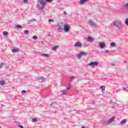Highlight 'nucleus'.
<instances>
[{"label": "nucleus", "instance_id": "obj_1", "mask_svg": "<svg viewBox=\"0 0 128 128\" xmlns=\"http://www.w3.org/2000/svg\"><path fill=\"white\" fill-rule=\"evenodd\" d=\"M38 2L40 4H42V6H40V4H38V8L40 10H44V6H46V1H44V0H38Z\"/></svg>", "mask_w": 128, "mask_h": 128}, {"label": "nucleus", "instance_id": "obj_2", "mask_svg": "<svg viewBox=\"0 0 128 128\" xmlns=\"http://www.w3.org/2000/svg\"><path fill=\"white\" fill-rule=\"evenodd\" d=\"M113 24L114 26H116V28H122V23L118 22L115 21L113 22Z\"/></svg>", "mask_w": 128, "mask_h": 128}, {"label": "nucleus", "instance_id": "obj_3", "mask_svg": "<svg viewBox=\"0 0 128 128\" xmlns=\"http://www.w3.org/2000/svg\"><path fill=\"white\" fill-rule=\"evenodd\" d=\"M70 30V27L68 24H66L64 25V30L65 32H68Z\"/></svg>", "mask_w": 128, "mask_h": 128}, {"label": "nucleus", "instance_id": "obj_4", "mask_svg": "<svg viewBox=\"0 0 128 128\" xmlns=\"http://www.w3.org/2000/svg\"><path fill=\"white\" fill-rule=\"evenodd\" d=\"M87 66H98V62H91L87 64Z\"/></svg>", "mask_w": 128, "mask_h": 128}, {"label": "nucleus", "instance_id": "obj_5", "mask_svg": "<svg viewBox=\"0 0 128 128\" xmlns=\"http://www.w3.org/2000/svg\"><path fill=\"white\" fill-rule=\"evenodd\" d=\"M74 46L75 48H82V42H77L75 43Z\"/></svg>", "mask_w": 128, "mask_h": 128}, {"label": "nucleus", "instance_id": "obj_6", "mask_svg": "<svg viewBox=\"0 0 128 128\" xmlns=\"http://www.w3.org/2000/svg\"><path fill=\"white\" fill-rule=\"evenodd\" d=\"M98 44L100 48H106V42H100L98 43Z\"/></svg>", "mask_w": 128, "mask_h": 128}, {"label": "nucleus", "instance_id": "obj_7", "mask_svg": "<svg viewBox=\"0 0 128 128\" xmlns=\"http://www.w3.org/2000/svg\"><path fill=\"white\" fill-rule=\"evenodd\" d=\"M88 24H90L92 26H96V22H92V20L88 21Z\"/></svg>", "mask_w": 128, "mask_h": 128}, {"label": "nucleus", "instance_id": "obj_8", "mask_svg": "<svg viewBox=\"0 0 128 128\" xmlns=\"http://www.w3.org/2000/svg\"><path fill=\"white\" fill-rule=\"evenodd\" d=\"M90 0H80L79 2L80 4H84V2H89Z\"/></svg>", "mask_w": 128, "mask_h": 128}, {"label": "nucleus", "instance_id": "obj_9", "mask_svg": "<svg viewBox=\"0 0 128 128\" xmlns=\"http://www.w3.org/2000/svg\"><path fill=\"white\" fill-rule=\"evenodd\" d=\"M94 38H92V37L88 36V42H94Z\"/></svg>", "mask_w": 128, "mask_h": 128}, {"label": "nucleus", "instance_id": "obj_10", "mask_svg": "<svg viewBox=\"0 0 128 128\" xmlns=\"http://www.w3.org/2000/svg\"><path fill=\"white\" fill-rule=\"evenodd\" d=\"M101 122L102 124H108V120H102Z\"/></svg>", "mask_w": 128, "mask_h": 128}, {"label": "nucleus", "instance_id": "obj_11", "mask_svg": "<svg viewBox=\"0 0 128 128\" xmlns=\"http://www.w3.org/2000/svg\"><path fill=\"white\" fill-rule=\"evenodd\" d=\"M12 52H20V50L18 48H13L12 50Z\"/></svg>", "mask_w": 128, "mask_h": 128}, {"label": "nucleus", "instance_id": "obj_12", "mask_svg": "<svg viewBox=\"0 0 128 128\" xmlns=\"http://www.w3.org/2000/svg\"><path fill=\"white\" fill-rule=\"evenodd\" d=\"M114 120V117H112V118H110V119H109V120H108V124H110L112 122V120Z\"/></svg>", "mask_w": 128, "mask_h": 128}, {"label": "nucleus", "instance_id": "obj_13", "mask_svg": "<svg viewBox=\"0 0 128 128\" xmlns=\"http://www.w3.org/2000/svg\"><path fill=\"white\" fill-rule=\"evenodd\" d=\"M42 56H45L46 58H50V55L46 54H43L41 55Z\"/></svg>", "mask_w": 128, "mask_h": 128}, {"label": "nucleus", "instance_id": "obj_14", "mask_svg": "<svg viewBox=\"0 0 128 128\" xmlns=\"http://www.w3.org/2000/svg\"><path fill=\"white\" fill-rule=\"evenodd\" d=\"M58 32H62V26L60 25L58 26Z\"/></svg>", "mask_w": 128, "mask_h": 128}, {"label": "nucleus", "instance_id": "obj_15", "mask_svg": "<svg viewBox=\"0 0 128 128\" xmlns=\"http://www.w3.org/2000/svg\"><path fill=\"white\" fill-rule=\"evenodd\" d=\"M126 120L124 119V120H122L120 122V124H126Z\"/></svg>", "mask_w": 128, "mask_h": 128}, {"label": "nucleus", "instance_id": "obj_16", "mask_svg": "<svg viewBox=\"0 0 128 128\" xmlns=\"http://www.w3.org/2000/svg\"><path fill=\"white\" fill-rule=\"evenodd\" d=\"M57 48H58V46H55L52 48V50H57Z\"/></svg>", "mask_w": 128, "mask_h": 128}, {"label": "nucleus", "instance_id": "obj_17", "mask_svg": "<svg viewBox=\"0 0 128 128\" xmlns=\"http://www.w3.org/2000/svg\"><path fill=\"white\" fill-rule=\"evenodd\" d=\"M81 54V55L82 56H87V54L86 52H80Z\"/></svg>", "mask_w": 128, "mask_h": 128}, {"label": "nucleus", "instance_id": "obj_18", "mask_svg": "<svg viewBox=\"0 0 128 128\" xmlns=\"http://www.w3.org/2000/svg\"><path fill=\"white\" fill-rule=\"evenodd\" d=\"M76 58H82V56L81 53L80 52V54L76 55Z\"/></svg>", "mask_w": 128, "mask_h": 128}, {"label": "nucleus", "instance_id": "obj_19", "mask_svg": "<svg viewBox=\"0 0 128 128\" xmlns=\"http://www.w3.org/2000/svg\"><path fill=\"white\" fill-rule=\"evenodd\" d=\"M100 88L102 89V92H104V90H106V86H100Z\"/></svg>", "mask_w": 128, "mask_h": 128}, {"label": "nucleus", "instance_id": "obj_20", "mask_svg": "<svg viewBox=\"0 0 128 128\" xmlns=\"http://www.w3.org/2000/svg\"><path fill=\"white\" fill-rule=\"evenodd\" d=\"M110 46L114 48L116 46V43L114 42H112L110 43Z\"/></svg>", "mask_w": 128, "mask_h": 128}, {"label": "nucleus", "instance_id": "obj_21", "mask_svg": "<svg viewBox=\"0 0 128 128\" xmlns=\"http://www.w3.org/2000/svg\"><path fill=\"white\" fill-rule=\"evenodd\" d=\"M32 122H38V119L36 118H33L32 120Z\"/></svg>", "mask_w": 128, "mask_h": 128}, {"label": "nucleus", "instance_id": "obj_22", "mask_svg": "<svg viewBox=\"0 0 128 128\" xmlns=\"http://www.w3.org/2000/svg\"><path fill=\"white\" fill-rule=\"evenodd\" d=\"M60 92H62V94H66V90H60Z\"/></svg>", "mask_w": 128, "mask_h": 128}, {"label": "nucleus", "instance_id": "obj_23", "mask_svg": "<svg viewBox=\"0 0 128 128\" xmlns=\"http://www.w3.org/2000/svg\"><path fill=\"white\" fill-rule=\"evenodd\" d=\"M3 34H4V36H6L8 34V32L4 31L3 32Z\"/></svg>", "mask_w": 128, "mask_h": 128}, {"label": "nucleus", "instance_id": "obj_24", "mask_svg": "<svg viewBox=\"0 0 128 128\" xmlns=\"http://www.w3.org/2000/svg\"><path fill=\"white\" fill-rule=\"evenodd\" d=\"M16 28H22V26H20V25H16Z\"/></svg>", "mask_w": 128, "mask_h": 128}, {"label": "nucleus", "instance_id": "obj_25", "mask_svg": "<svg viewBox=\"0 0 128 128\" xmlns=\"http://www.w3.org/2000/svg\"><path fill=\"white\" fill-rule=\"evenodd\" d=\"M29 32H30V31L28 30H25L24 31V34H28Z\"/></svg>", "mask_w": 128, "mask_h": 128}, {"label": "nucleus", "instance_id": "obj_26", "mask_svg": "<svg viewBox=\"0 0 128 128\" xmlns=\"http://www.w3.org/2000/svg\"><path fill=\"white\" fill-rule=\"evenodd\" d=\"M125 24L126 26H128V18H126Z\"/></svg>", "mask_w": 128, "mask_h": 128}, {"label": "nucleus", "instance_id": "obj_27", "mask_svg": "<svg viewBox=\"0 0 128 128\" xmlns=\"http://www.w3.org/2000/svg\"><path fill=\"white\" fill-rule=\"evenodd\" d=\"M0 84H1V86H4V80L0 81Z\"/></svg>", "mask_w": 128, "mask_h": 128}, {"label": "nucleus", "instance_id": "obj_28", "mask_svg": "<svg viewBox=\"0 0 128 128\" xmlns=\"http://www.w3.org/2000/svg\"><path fill=\"white\" fill-rule=\"evenodd\" d=\"M23 2L24 4H28V0H23Z\"/></svg>", "mask_w": 128, "mask_h": 128}, {"label": "nucleus", "instance_id": "obj_29", "mask_svg": "<svg viewBox=\"0 0 128 128\" xmlns=\"http://www.w3.org/2000/svg\"><path fill=\"white\" fill-rule=\"evenodd\" d=\"M4 66V64L2 63L0 65V68H2V66Z\"/></svg>", "mask_w": 128, "mask_h": 128}, {"label": "nucleus", "instance_id": "obj_30", "mask_svg": "<svg viewBox=\"0 0 128 128\" xmlns=\"http://www.w3.org/2000/svg\"><path fill=\"white\" fill-rule=\"evenodd\" d=\"M38 80H44V78L42 76H41V77H40L38 78Z\"/></svg>", "mask_w": 128, "mask_h": 128}, {"label": "nucleus", "instance_id": "obj_31", "mask_svg": "<svg viewBox=\"0 0 128 128\" xmlns=\"http://www.w3.org/2000/svg\"><path fill=\"white\" fill-rule=\"evenodd\" d=\"M26 90H23L22 91V94H26Z\"/></svg>", "mask_w": 128, "mask_h": 128}, {"label": "nucleus", "instance_id": "obj_32", "mask_svg": "<svg viewBox=\"0 0 128 128\" xmlns=\"http://www.w3.org/2000/svg\"><path fill=\"white\" fill-rule=\"evenodd\" d=\"M36 20L33 18L30 20V22H36Z\"/></svg>", "mask_w": 128, "mask_h": 128}, {"label": "nucleus", "instance_id": "obj_33", "mask_svg": "<svg viewBox=\"0 0 128 128\" xmlns=\"http://www.w3.org/2000/svg\"><path fill=\"white\" fill-rule=\"evenodd\" d=\"M32 38L33 40H36L38 38V36H34L33 37H32Z\"/></svg>", "mask_w": 128, "mask_h": 128}, {"label": "nucleus", "instance_id": "obj_34", "mask_svg": "<svg viewBox=\"0 0 128 128\" xmlns=\"http://www.w3.org/2000/svg\"><path fill=\"white\" fill-rule=\"evenodd\" d=\"M48 22H54V20H52V19H49L48 20Z\"/></svg>", "mask_w": 128, "mask_h": 128}, {"label": "nucleus", "instance_id": "obj_35", "mask_svg": "<svg viewBox=\"0 0 128 128\" xmlns=\"http://www.w3.org/2000/svg\"><path fill=\"white\" fill-rule=\"evenodd\" d=\"M47 2H52V0H46Z\"/></svg>", "mask_w": 128, "mask_h": 128}, {"label": "nucleus", "instance_id": "obj_36", "mask_svg": "<svg viewBox=\"0 0 128 128\" xmlns=\"http://www.w3.org/2000/svg\"><path fill=\"white\" fill-rule=\"evenodd\" d=\"M125 8H126V10H128V4H126L125 5Z\"/></svg>", "mask_w": 128, "mask_h": 128}, {"label": "nucleus", "instance_id": "obj_37", "mask_svg": "<svg viewBox=\"0 0 128 128\" xmlns=\"http://www.w3.org/2000/svg\"><path fill=\"white\" fill-rule=\"evenodd\" d=\"M18 128H24V126L20 124H18Z\"/></svg>", "mask_w": 128, "mask_h": 128}, {"label": "nucleus", "instance_id": "obj_38", "mask_svg": "<svg viewBox=\"0 0 128 128\" xmlns=\"http://www.w3.org/2000/svg\"><path fill=\"white\" fill-rule=\"evenodd\" d=\"M123 90H124L125 92H128V88H123Z\"/></svg>", "mask_w": 128, "mask_h": 128}, {"label": "nucleus", "instance_id": "obj_39", "mask_svg": "<svg viewBox=\"0 0 128 128\" xmlns=\"http://www.w3.org/2000/svg\"><path fill=\"white\" fill-rule=\"evenodd\" d=\"M72 88L71 86H68V87H67L66 90H70V88Z\"/></svg>", "mask_w": 128, "mask_h": 128}, {"label": "nucleus", "instance_id": "obj_40", "mask_svg": "<svg viewBox=\"0 0 128 128\" xmlns=\"http://www.w3.org/2000/svg\"><path fill=\"white\" fill-rule=\"evenodd\" d=\"M110 51H108V50H106L104 52H105V54H108V52Z\"/></svg>", "mask_w": 128, "mask_h": 128}, {"label": "nucleus", "instance_id": "obj_41", "mask_svg": "<svg viewBox=\"0 0 128 128\" xmlns=\"http://www.w3.org/2000/svg\"><path fill=\"white\" fill-rule=\"evenodd\" d=\"M24 62V60H22V59H20V62H21V64H22V62Z\"/></svg>", "mask_w": 128, "mask_h": 128}, {"label": "nucleus", "instance_id": "obj_42", "mask_svg": "<svg viewBox=\"0 0 128 128\" xmlns=\"http://www.w3.org/2000/svg\"><path fill=\"white\" fill-rule=\"evenodd\" d=\"M70 78V80H74V76H72Z\"/></svg>", "mask_w": 128, "mask_h": 128}, {"label": "nucleus", "instance_id": "obj_43", "mask_svg": "<svg viewBox=\"0 0 128 128\" xmlns=\"http://www.w3.org/2000/svg\"><path fill=\"white\" fill-rule=\"evenodd\" d=\"M50 106H54V103H52Z\"/></svg>", "mask_w": 128, "mask_h": 128}, {"label": "nucleus", "instance_id": "obj_44", "mask_svg": "<svg viewBox=\"0 0 128 128\" xmlns=\"http://www.w3.org/2000/svg\"><path fill=\"white\" fill-rule=\"evenodd\" d=\"M64 14L66 15V12H64Z\"/></svg>", "mask_w": 128, "mask_h": 128}, {"label": "nucleus", "instance_id": "obj_45", "mask_svg": "<svg viewBox=\"0 0 128 128\" xmlns=\"http://www.w3.org/2000/svg\"><path fill=\"white\" fill-rule=\"evenodd\" d=\"M111 66H114V64H111Z\"/></svg>", "mask_w": 128, "mask_h": 128}, {"label": "nucleus", "instance_id": "obj_46", "mask_svg": "<svg viewBox=\"0 0 128 128\" xmlns=\"http://www.w3.org/2000/svg\"><path fill=\"white\" fill-rule=\"evenodd\" d=\"M82 128H86L84 126H82Z\"/></svg>", "mask_w": 128, "mask_h": 128}, {"label": "nucleus", "instance_id": "obj_47", "mask_svg": "<svg viewBox=\"0 0 128 128\" xmlns=\"http://www.w3.org/2000/svg\"><path fill=\"white\" fill-rule=\"evenodd\" d=\"M42 44H44V42H41Z\"/></svg>", "mask_w": 128, "mask_h": 128}, {"label": "nucleus", "instance_id": "obj_48", "mask_svg": "<svg viewBox=\"0 0 128 128\" xmlns=\"http://www.w3.org/2000/svg\"><path fill=\"white\" fill-rule=\"evenodd\" d=\"M56 84H55V85H56Z\"/></svg>", "mask_w": 128, "mask_h": 128}, {"label": "nucleus", "instance_id": "obj_49", "mask_svg": "<svg viewBox=\"0 0 128 128\" xmlns=\"http://www.w3.org/2000/svg\"><path fill=\"white\" fill-rule=\"evenodd\" d=\"M56 84H55V85H56Z\"/></svg>", "mask_w": 128, "mask_h": 128}]
</instances>
